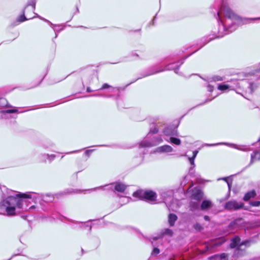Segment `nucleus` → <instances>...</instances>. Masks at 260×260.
I'll list each match as a JSON object with an SVG mask.
<instances>
[{"instance_id": "obj_1", "label": "nucleus", "mask_w": 260, "mask_h": 260, "mask_svg": "<svg viewBox=\"0 0 260 260\" xmlns=\"http://www.w3.org/2000/svg\"><path fill=\"white\" fill-rule=\"evenodd\" d=\"M220 20L217 38L223 37L234 31L236 26L250 23L253 20L260 19L256 18H242L236 15L228 6L223 5L217 13Z\"/></svg>"}, {"instance_id": "obj_2", "label": "nucleus", "mask_w": 260, "mask_h": 260, "mask_svg": "<svg viewBox=\"0 0 260 260\" xmlns=\"http://www.w3.org/2000/svg\"><path fill=\"white\" fill-rule=\"evenodd\" d=\"M31 196L27 193H14V194L8 197L0 203V214L7 216H13L22 211L27 210L26 204L24 199H30Z\"/></svg>"}, {"instance_id": "obj_3", "label": "nucleus", "mask_w": 260, "mask_h": 260, "mask_svg": "<svg viewBox=\"0 0 260 260\" xmlns=\"http://www.w3.org/2000/svg\"><path fill=\"white\" fill-rule=\"evenodd\" d=\"M133 195L139 200H146L152 203L155 201L156 198V193L150 190H139L134 192Z\"/></svg>"}, {"instance_id": "obj_4", "label": "nucleus", "mask_w": 260, "mask_h": 260, "mask_svg": "<svg viewBox=\"0 0 260 260\" xmlns=\"http://www.w3.org/2000/svg\"><path fill=\"white\" fill-rule=\"evenodd\" d=\"M173 194V192L172 190H163L160 193V196H161L162 199L165 201L166 204L167 205L168 209L170 210L175 211L179 207L177 203H175V202H178V201L177 200H172V202L170 204L168 202L169 199H171L172 196Z\"/></svg>"}, {"instance_id": "obj_5", "label": "nucleus", "mask_w": 260, "mask_h": 260, "mask_svg": "<svg viewBox=\"0 0 260 260\" xmlns=\"http://www.w3.org/2000/svg\"><path fill=\"white\" fill-rule=\"evenodd\" d=\"M244 204L242 202H238L235 200H231L227 202L224 205V208L228 210H237L243 207Z\"/></svg>"}, {"instance_id": "obj_6", "label": "nucleus", "mask_w": 260, "mask_h": 260, "mask_svg": "<svg viewBox=\"0 0 260 260\" xmlns=\"http://www.w3.org/2000/svg\"><path fill=\"white\" fill-rule=\"evenodd\" d=\"M162 141V139L158 137L154 138V140L152 142H149L147 140H143L140 143V146L141 147H152L158 144Z\"/></svg>"}, {"instance_id": "obj_7", "label": "nucleus", "mask_w": 260, "mask_h": 260, "mask_svg": "<svg viewBox=\"0 0 260 260\" xmlns=\"http://www.w3.org/2000/svg\"><path fill=\"white\" fill-rule=\"evenodd\" d=\"M231 82H234L235 85H231L230 84H220L218 86V89L221 91H224L230 89H233L235 87H239V81L237 80H232Z\"/></svg>"}, {"instance_id": "obj_8", "label": "nucleus", "mask_w": 260, "mask_h": 260, "mask_svg": "<svg viewBox=\"0 0 260 260\" xmlns=\"http://www.w3.org/2000/svg\"><path fill=\"white\" fill-rule=\"evenodd\" d=\"M240 239L239 237L236 236L234 239H232L230 246L231 248H235L237 246H240L243 245H248V244L249 243L248 241H245L241 243H240Z\"/></svg>"}, {"instance_id": "obj_9", "label": "nucleus", "mask_w": 260, "mask_h": 260, "mask_svg": "<svg viewBox=\"0 0 260 260\" xmlns=\"http://www.w3.org/2000/svg\"><path fill=\"white\" fill-rule=\"evenodd\" d=\"M109 186V188L113 189V187H114V189L118 192H123L125 189L126 186L122 183H116L115 185H114L113 184H111L109 185H106V186Z\"/></svg>"}, {"instance_id": "obj_10", "label": "nucleus", "mask_w": 260, "mask_h": 260, "mask_svg": "<svg viewBox=\"0 0 260 260\" xmlns=\"http://www.w3.org/2000/svg\"><path fill=\"white\" fill-rule=\"evenodd\" d=\"M203 193L201 190L199 189H194L193 190L192 194L193 199L199 201L203 198Z\"/></svg>"}, {"instance_id": "obj_11", "label": "nucleus", "mask_w": 260, "mask_h": 260, "mask_svg": "<svg viewBox=\"0 0 260 260\" xmlns=\"http://www.w3.org/2000/svg\"><path fill=\"white\" fill-rule=\"evenodd\" d=\"M164 134L166 136H176L177 130L176 128L167 127L164 131Z\"/></svg>"}, {"instance_id": "obj_12", "label": "nucleus", "mask_w": 260, "mask_h": 260, "mask_svg": "<svg viewBox=\"0 0 260 260\" xmlns=\"http://www.w3.org/2000/svg\"><path fill=\"white\" fill-rule=\"evenodd\" d=\"M198 153V151H197V150L194 151L193 152V155H192V156L188 157V160H189L190 164L193 166L192 167L190 168V169L189 173L190 174H192V172L194 171L193 168H194V166H195L194 160V159H195V158H196Z\"/></svg>"}, {"instance_id": "obj_13", "label": "nucleus", "mask_w": 260, "mask_h": 260, "mask_svg": "<svg viewBox=\"0 0 260 260\" xmlns=\"http://www.w3.org/2000/svg\"><path fill=\"white\" fill-rule=\"evenodd\" d=\"M172 150L173 148L169 145H164L157 148V151L161 152H170Z\"/></svg>"}, {"instance_id": "obj_14", "label": "nucleus", "mask_w": 260, "mask_h": 260, "mask_svg": "<svg viewBox=\"0 0 260 260\" xmlns=\"http://www.w3.org/2000/svg\"><path fill=\"white\" fill-rule=\"evenodd\" d=\"M169 223L170 226H173L177 219V216L174 214H170L168 217Z\"/></svg>"}, {"instance_id": "obj_15", "label": "nucleus", "mask_w": 260, "mask_h": 260, "mask_svg": "<svg viewBox=\"0 0 260 260\" xmlns=\"http://www.w3.org/2000/svg\"><path fill=\"white\" fill-rule=\"evenodd\" d=\"M260 159V152L256 151L253 152L251 155V160L249 165H250L253 161L256 160Z\"/></svg>"}, {"instance_id": "obj_16", "label": "nucleus", "mask_w": 260, "mask_h": 260, "mask_svg": "<svg viewBox=\"0 0 260 260\" xmlns=\"http://www.w3.org/2000/svg\"><path fill=\"white\" fill-rule=\"evenodd\" d=\"M212 206V203L209 200H205L203 201L201 208L202 210H206Z\"/></svg>"}, {"instance_id": "obj_17", "label": "nucleus", "mask_w": 260, "mask_h": 260, "mask_svg": "<svg viewBox=\"0 0 260 260\" xmlns=\"http://www.w3.org/2000/svg\"><path fill=\"white\" fill-rule=\"evenodd\" d=\"M255 194H256V193H255V191L253 190L248 192L247 193H246L245 194V196L243 198V200L245 201H247L249 200H250L251 198L254 197Z\"/></svg>"}, {"instance_id": "obj_18", "label": "nucleus", "mask_w": 260, "mask_h": 260, "mask_svg": "<svg viewBox=\"0 0 260 260\" xmlns=\"http://www.w3.org/2000/svg\"><path fill=\"white\" fill-rule=\"evenodd\" d=\"M233 147L236 148L237 149L242 150V151H248L249 150V148L246 146H237L235 144H230Z\"/></svg>"}, {"instance_id": "obj_19", "label": "nucleus", "mask_w": 260, "mask_h": 260, "mask_svg": "<svg viewBox=\"0 0 260 260\" xmlns=\"http://www.w3.org/2000/svg\"><path fill=\"white\" fill-rule=\"evenodd\" d=\"M199 206H200V205H199L198 201H197V202L192 201L190 204V207L191 210L192 211L198 209L199 208Z\"/></svg>"}, {"instance_id": "obj_20", "label": "nucleus", "mask_w": 260, "mask_h": 260, "mask_svg": "<svg viewBox=\"0 0 260 260\" xmlns=\"http://www.w3.org/2000/svg\"><path fill=\"white\" fill-rule=\"evenodd\" d=\"M213 257L218 258L220 260H228V255L224 253H223L220 255H215L213 256ZM211 258H212V257Z\"/></svg>"}, {"instance_id": "obj_21", "label": "nucleus", "mask_w": 260, "mask_h": 260, "mask_svg": "<svg viewBox=\"0 0 260 260\" xmlns=\"http://www.w3.org/2000/svg\"><path fill=\"white\" fill-rule=\"evenodd\" d=\"M170 141L173 144L179 145L180 144L181 141L180 139L174 137L170 138Z\"/></svg>"}, {"instance_id": "obj_22", "label": "nucleus", "mask_w": 260, "mask_h": 260, "mask_svg": "<svg viewBox=\"0 0 260 260\" xmlns=\"http://www.w3.org/2000/svg\"><path fill=\"white\" fill-rule=\"evenodd\" d=\"M35 5H36L35 0H31V2L27 5L26 7H27L28 6H31V10L34 11L35 9Z\"/></svg>"}, {"instance_id": "obj_23", "label": "nucleus", "mask_w": 260, "mask_h": 260, "mask_svg": "<svg viewBox=\"0 0 260 260\" xmlns=\"http://www.w3.org/2000/svg\"><path fill=\"white\" fill-rule=\"evenodd\" d=\"M31 18L30 17V18H27V19H31ZM27 20V18H26V17H25L24 15L23 14L22 15H21L19 18H18V21L20 22H23L25 20Z\"/></svg>"}, {"instance_id": "obj_24", "label": "nucleus", "mask_w": 260, "mask_h": 260, "mask_svg": "<svg viewBox=\"0 0 260 260\" xmlns=\"http://www.w3.org/2000/svg\"><path fill=\"white\" fill-rule=\"evenodd\" d=\"M212 79L214 81H222L223 80L222 78L219 76H215L213 77Z\"/></svg>"}, {"instance_id": "obj_25", "label": "nucleus", "mask_w": 260, "mask_h": 260, "mask_svg": "<svg viewBox=\"0 0 260 260\" xmlns=\"http://www.w3.org/2000/svg\"><path fill=\"white\" fill-rule=\"evenodd\" d=\"M251 205L254 207H258L260 206V201H253L251 203Z\"/></svg>"}, {"instance_id": "obj_26", "label": "nucleus", "mask_w": 260, "mask_h": 260, "mask_svg": "<svg viewBox=\"0 0 260 260\" xmlns=\"http://www.w3.org/2000/svg\"><path fill=\"white\" fill-rule=\"evenodd\" d=\"M17 112V109H10V110H7L6 111H4V112L7 113H15Z\"/></svg>"}, {"instance_id": "obj_27", "label": "nucleus", "mask_w": 260, "mask_h": 260, "mask_svg": "<svg viewBox=\"0 0 260 260\" xmlns=\"http://www.w3.org/2000/svg\"><path fill=\"white\" fill-rule=\"evenodd\" d=\"M249 88L250 92H252L254 91V89L256 88V86L253 84H250Z\"/></svg>"}, {"instance_id": "obj_28", "label": "nucleus", "mask_w": 260, "mask_h": 260, "mask_svg": "<svg viewBox=\"0 0 260 260\" xmlns=\"http://www.w3.org/2000/svg\"><path fill=\"white\" fill-rule=\"evenodd\" d=\"M159 253V250L157 248H154L152 251V254H157Z\"/></svg>"}, {"instance_id": "obj_29", "label": "nucleus", "mask_w": 260, "mask_h": 260, "mask_svg": "<svg viewBox=\"0 0 260 260\" xmlns=\"http://www.w3.org/2000/svg\"><path fill=\"white\" fill-rule=\"evenodd\" d=\"M165 234L166 235H169L170 236L172 235L173 232L171 230L167 229L165 231Z\"/></svg>"}, {"instance_id": "obj_30", "label": "nucleus", "mask_w": 260, "mask_h": 260, "mask_svg": "<svg viewBox=\"0 0 260 260\" xmlns=\"http://www.w3.org/2000/svg\"><path fill=\"white\" fill-rule=\"evenodd\" d=\"M45 156H46L47 159L50 160H53L55 156L54 155H49L48 154L45 155Z\"/></svg>"}, {"instance_id": "obj_31", "label": "nucleus", "mask_w": 260, "mask_h": 260, "mask_svg": "<svg viewBox=\"0 0 260 260\" xmlns=\"http://www.w3.org/2000/svg\"><path fill=\"white\" fill-rule=\"evenodd\" d=\"M110 87V86L109 84H108L107 83H105L103 85L101 89H106V88H109Z\"/></svg>"}, {"instance_id": "obj_32", "label": "nucleus", "mask_w": 260, "mask_h": 260, "mask_svg": "<svg viewBox=\"0 0 260 260\" xmlns=\"http://www.w3.org/2000/svg\"><path fill=\"white\" fill-rule=\"evenodd\" d=\"M150 132L152 134H156L158 132V129L156 127H154V128L151 129Z\"/></svg>"}, {"instance_id": "obj_33", "label": "nucleus", "mask_w": 260, "mask_h": 260, "mask_svg": "<svg viewBox=\"0 0 260 260\" xmlns=\"http://www.w3.org/2000/svg\"><path fill=\"white\" fill-rule=\"evenodd\" d=\"M222 243H223V241H221V240H219L218 241V242H215V245L216 246H219V245H221Z\"/></svg>"}, {"instance_id": "obj_34", "label": "nucleus", "mask_w": 260, "mask_h": 260, "mask_svg": "<svg viewBox=\"0 0 260 260\" xmlns=\"http://www.w3.org/2000/svg\"><path fill=\"white\" fill-rule=\"evenodd\" d=\"M237 221H238L237 220H236V221L233 222L232 223H231V224L230 225V227H232V226H235V224L237 223Z\"/></svg>"}, {"instance_id": "obj_35", "label": "nucleus", "mask_w": 260, "mask_h": 260, "mask_svg": "<svg viewBox=\"0 0 260 260\" xmlns=\"http://www.w3.org/2000/svg\"><path fill=\"white\" fill-rule=\"evenodd\" d=\"M208 91H212L213 90V87L209 85L208 86Z\"/></svg>"}, {"instance_id": "obj_36", "label": "nucleus", "mask_w": 260, "mask_h": 260, "mask_svg": "<svg viewBox=\"0 0 260 260\" xmlns=\"http://www.w3.org/2000/svg\"><path fill=\"white\" fill-rule=\"evenodd\" d=\"M222 179L223 180H225V181H226V182L228 183V185L229 187H230V183L228 182V181L227 180V179L226 178H223Z\"/></svg>"}, {"instance_id": "obj_37", "label": "nucleus", "mask_w": 260, "mask_h": 260, "mask_svg": "<svg viewBox=\"0 0 260 260\" xmlns=\"http://www.w3.org/2000/svg\"><path fill=\"white\" fill-rule=\"evenodd\" d=\"M6 101V100L5 99H0V104L3 103Z\"/></svg>"}, {"instance_id": "obj_38", "label": "nucleus", "mask_w": 260, "mask_h": 260, "mask_svg": "<svg viewBox=\"0 0 260 260\" xmlns=\"http://www.w3.org/2000/svg\"><path fill=\"white\" fill-rule=\"evenodd\" d=\"M204 219H205L206 220H209V216H204Z\"/></svg>"}, {"instance_id": "obj_39", "label": "nucleus", "mask_w": 260, "mask_h": 260, "mask_svg": "<svg viewBox=\"0 0 260 260\" xmlns=\"http://www.w3.org/2000/svg\"><path fill=\"white\" fill-rule=\"evenodd\" d=\"M91 91H92V90H91V89H90L89 87H88V88H87V92H91Z\"/></svg>"}, {"instance_id": "obj_40", "label": "nucleus", "mask_w": 260, "mask_h": 260, "mask_svg": "<svg viewBox=\"0 0 260 260\" xmlns=\"http://www.w3.org/2000/svg\"><path fill=\"white\" fill-rule=\"evenodd\" d=\"M168 70H175V69L174 67H168Z\"/></svg>"}, {"instance_id": "obj_41", "label": "nucleus", "mask_w": 260, "mask_h": 260, "mask_svg": "<svg viewBox=\"0 0 260 260\" xmlns=\"http://www.w3.org/2000/svg\"><path fill=\"white\" fill-rule=\"evenodd\" d=\"M91 152V150H86V151L85 153H86L87 154H89Z\"/></svg>"}, {"instance_id": "obj_42", "label": "nucleus", "mask_w": 260, "mask_h": 260, "mask_svg": "<svg viewBox=\"0 0 260 260\" xmlns=\"http://www.w3.org/2000/svg\"><path fill=\"white\" fill-rule=\"evenodd\" d=\"M194 227L196 229H198V228L200 229V225L199 224H196Z\"/></svg>"}, {"instance_id": "obj_43", "label": "nucleus", "mask_w": 260, "mask_h": 260, "mask_svg": "<svg viewBox=\"0 0 260 260\" xmlns=\"http://www.w3.org/2000/svg\"><path fill=\"white\" fill-rule=\"evenodd\" d=\"M158 72H159V71H155V72H153L152 73L148 74V75H151V74H155V73H158Z\"/></svg>"}, {"instance_id": "obj_44", "label": "nucleus", "mask_w": 260, "mask_h": 260, "mask_svg": "<svg viewBox=\"0 0 260 260\" xmlns=\"http://www.w3.org/2000/svg\"><path fill=\"white\" fill-rule=\"evenodd\" d=\"M38 17H39V18H40L41 19H42V20H44V21H48L46 19H44V18H41L40 16H38Z\"/></svg>"}, {"instance_id": "obj_45", "label": "nucleus", "mask_w": 260, "mask_h": 260, "mask_svg": "<svg viewBox=\"0 0 260 260\" xmlns=\"http://www.w3.org/2000/svg\"><path fill=\"white\" fill-rule=\"evenodd\" d=\"M216 144H211V145H207L208 146H214V145H216Z\"/></svg>"}, {"instance_id": "obj_46", "label": "nucleus", "mask_w": 260, "mask_h": 260, "mask_svg": "<svg viewBox=\"0 0 260 260\" xmlns=\"http://www.w3.org/2000/svg\"><path fill=\"white\" fill-rule=\"evenodd\" d=\"M124 199H125L127 201V202H128L129 201V199L128 198H126Z\"/></svg>"}, {"instance_id": "obj_47", "label": "nucleus", "mask_w": 260, "mask_h": 260, "mask_svg": "<svg viewBox=\"0 0 260 260\" xmlns=\"http://www.w3.org/2000/svg\"><path fill=\"white\" fill-rule=\"evenodd\" d=\"M235 251H236V252H237H237H239V249H238V248H237V249H236V250H235Z\"/></svg>"}, {"instance_id": "obj_48", "label": "nucleus", "mask_w": 260, "mask_h": 260, "mask_svg": "<svg viewBox=\"0 0 260 260\" xmlns=\"http://www.w3.org/2000/svg\"><path fill=\"white\" fill-rule=\"evenodd\" d=\"M258 72H260V68L257 71Z\"/></svg>"}, {"instance_id": "obj_49", "label": "nucleus", "mask_w": 260, "mask_h": 260, "mask_svg": "<svg viewBox=\"0 0 260 260\" xmlns=\"http://www.w3.org/2000/svg\"><path fill=\"white\" fill-rule=\"evenodd\" d=\"M91 226H90L89 227V230H91Z\"/></svg>"}]
</instances>
